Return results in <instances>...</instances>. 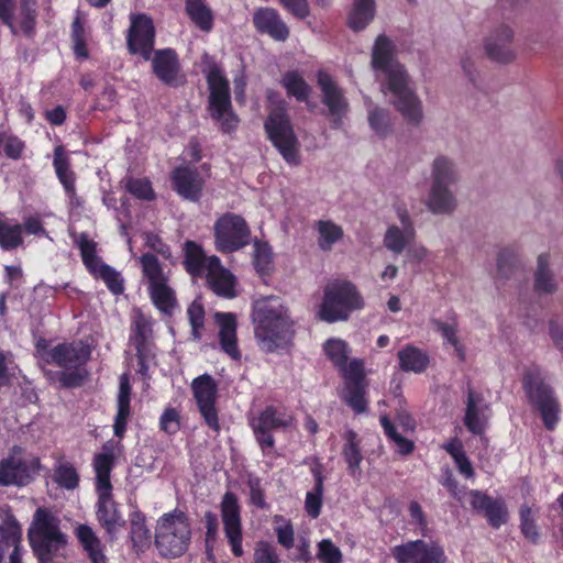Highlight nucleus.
Wrapping results in <instances>:
<instances>
[{"instance_id": "obj_58", "label": "nucleus", "mask_w": 563, "mask_h": 563, "mask_svg": "<svg viewBox=\"0 0 563 563\" xmlns=\"http://www.w3.org/2000/svg\"><path fill=\"white\" fill-rule=\"evenodd\" d=\"M520 529L522 534L533 543L539 540V532L533 519L532 510L527 505L520 508Z\"/></svg>"}, {"instance_id": "obj_16", "label": "nucleus", "mask_w": 563, "mask_h": 563, "mask_svg": "<svg viewBox=\"0 0 563 563\" xmlns=\"http://www.w3.org/2000/svg\"><path fill=\"white\" fill-rule=\"evenodd\" d=\"M221 519L223 523L224 537L230 550L235 558L244 554L243 549V528L241 518V507L236 495L227 492L220 504Z\"/></svg>"}, {"instance_id": "obj_57", "label": "nucleus", "mask_w": 563, "mask_h": 563, "mask_svg": "<svg viewBox=\"0 0 563 563\" xmlns=\"http://www.w3.org/2000/svg\"><path fill=\"white\" fill-rule=\"evenodd\" d=\"M368 122L371 128L379 136H385L390 131V118L386 110L374 108L368 113Z\"/></svg>"}, {"instance_id": "obj_52", "label": "nucleus", "mask_w": 563, "mask_h": 563, "mask_svg": "<svg viewBox=\"0 0 563 563\" xmlns=\"http://www.w3.org/2000/svg\"><path fill=\"white\" fill-rule=\"evenodd\" d=\"M126 189L131 195L140 200L153 201L156 198L152 183L147 178L129 179Z\"/></svg>"}, {"instance_id": "obj_20", "label": "nucleus", "mask_w": 563, "mask_h": 563, "mask_svg": "<svg viewBox=\"0 0 563 563\" xmlns=\"http://www.w3.org/2000/svg\"><path fill=\"white\" fill-rule=\"evenodd\" d=\"M464 411V426L466 429L475 434L483 435L493 416V410L489 400L481 391L467 385Z\"/></svg>"}, {"instance_id": "obj_38", "label": "nucleus", "mask_w": 563, "mask_h": 563, "mask_svg": "<svg viewBox=\"0 0 563 563\" xmlns=\"http://www.w3.org/2000/svg\"><path fill=\"white\" fill-rule=\"evenodd\" d=\"M185 12L202 32L209 33L214 25V14L205 0H185Z\"/></svg>"}, {"instance_id": "obj_35", "label": "nucleus", "mask_w": 563, "mask_h": 563, "mask_svg": "<svg viewBox=\"0 0 563 563\" xmlns=\"http://www.w3.org/2000/svg\"><path fill=\"white\" fill-rule=\"evenodd\" d=\"M399 369L405 373L422 374L430 365L428 351L413 344H406L397 353Z\"/></svg>"}, {"instance_id": "obj_14", "label": "nucleus", "mask_w": 563, "mask_h": 563, "mask_svg": "<svg viewBox=\"0 0 563 563\" xmlns=\"http://www.w3.org/2000/svg\"><path fill=\"white\" fill-rule=\"evenodd\" d=\"M191 393L199 413L205 423L214 432L221 430L219 411L217 409L218 384L210 374H202L192 379Z\"/></svg>"}, {"instance_id": "obj_48", "label": "nucleus", "mask_w": 563, "mask_h": 563, "mask_svg": "<svg viewBox=\"0 0 563 563\" xmlns=\"http://www.w3.org/2000/svg\"><path fill=\"white\" fill-rule=\"evenodd\" d=\"M96 279H102L109 291L114 295H121L124 291V279L120 272L115 271L109 264L98 265L95 274H90Z\"/></svg>"}, {"instance_id": "obj_22", "label": "nucleus", "mask_w": 563, "mask_h": 563, "mask_svg": "<svg viewBox=\"0 0 563 563\" xmlns=\"http://www.w3.org/2000/svg\"><path fill=\"white\" fill-rule=\"evenodd\" d=\"M514 32L507 24L493 27L484 38L486 55L498 63H509L515 58L512 48Z\"/></svg>"}, {"instance_id": "obj_30", "label": "nucleus", "mask_w": 563, "mask_h": 563, "mask_svg": "<svg viewBox=\"0 0 563 563\" xmlns=\"http://www.w3.org/2000/svg\"><path fill=\"white\" fill-rule=\"evenodd\" d=\"M132 386L128 374L120 377L119 393L117 397V415L113 422V433L122 439L125 435L128 421L132 415L131 411Z\"/></svg>"}, {"instance_id": "obj_49", "label": "nucleus", "mask_w": 563, "mask_h": 563, "mask_svg": "<svg viewBox=\"0 0 563 563\" xmlns=\"http://www.w3.org/2000/svg\"><path fill=\"white\" fill-rule=\"evenodd\" d=\"M77 246L86 269L89 274H95L98 265L103 263L97 255V243L90 240L86 233H81L78 238Z\"/></svg>"}, {"instance_id": "obj_61", "label": "nucleus", "mask_w": 563, "mask_h": 563, "mask_svg": "<svg viewBox=\"0 0 563 563\" xmlns=\"http://www.w3.org/2000/svg\"><path fill=\"white\" fill-rule=\"evenodd\" d=\"M159 429L169 435L180 430V415L177 409L167 407L159 418Z\"/></svg>"}, {"instance_id": "obj_32", "label": "nucleus", "mask_w": 563, "mask_h": 563, "mask_svg": "<svg viewBox=\"0 0 563 563\" xmlns=\"http://www.w3.org/2000/svg\"><path fill=\"white\" fill-rule=\"evenodd\" d=\"M115 464V456L111 442L102 446V452L93 457V471L96 474V492L112 490L111 472Z\"/></svg>"}, {"instance_id": "obj_29", "label": "nucleus", "mask_w": 563, "mask_h": 563, "mask_svg": "<svg viewBox=\"0 0 563 563\" xmlns=\"http://www.w3.org/2000/svg\"><path fill=\"white\" fill-rule=\"evenodd\" d=\"M253 23L262 34H268L276 41H286L289 29L273 8H261L254 12Z\"/></svg>"}, {"instance_id": "obj_31", "label": "nucleus", "mask_w": 563, "mask_h": 563, "mask_svg": "<svg viewBox=\"0 0 563 563\" xmlns=\"http://www.w3.org/2000/svg\"><path fill=\"white\" fill-rule=\"evenodd\" d=\"M153 318L139 311L133 317L131 323V332L129 336L130 343L135 351H154V331Z\"/></svg>"}, {"instance_id": "obj_24", "label": "nucleus", "mask_w": 563, "mask_h": 563, "mask_svg": "<svg viewBox=\"0 0 563 563\" xmlns=\"http://www.w3.org/2000/svg\"><path fill=\"white\" fill-rule=\"evenodd\" d=\"M12 549L9 555V563H22L24 552L22 545V527L15 516L9 511L0 525V563L4 553Z\"/></svg>"}, {"instance_id": "obj_19", "label": "nucleus", "mask_w": 563, "mask_h": 563, "mask_svg": "<svg viewBox=\"0 0 563 563\" xmlns=\"http://www.w3.org/2000/svg\"><path fill=\"white\" fill-rule=\"evenodd\" d=\"M396 563H445L446 555L441 545L424 540H411L390 549Z\"/></svg>"}, {"instance_id": "obj_54", "label": "nucleus", "mask_w": 563, "mask_h": 563, "mask_svg": "<svg viewBox=\"0 0 563 563\" xmlns=\"http://www.w3.org/2000/svg\"><path fill=\"white\" fill-rule=\"evenodd\" d=\"M464 498L470 503L474 511L483 515L484 517L490 508H493V504L497 501V499L492 498L479 490H470L468 493H465Z\"/></svg>"}, {"instance_id": "obj_64", "label": "nucleus", "mask_w": 563, "mask_h": 563, "mask_svg": "<svg viewBox=\"0 0 563 563\" xmlns=\"http://www.w3.org/2000/svg\"><path fill=\"white\" fill-rule=\"evenodd\" d=\"M282 5L295 18L303 20L310 15L308 0H279Z\"/></svg>"}, {"instance_id": "obj_15", "label": "nucleus", "mask_w": 563, "mask_h": 563, "mask_svg": "<svg viewBox=\"0 0 563 563\" xmlns=\"http://www.w3.org/2000/svg\"><path fill=\"white\" fill-rule=\"evenodd\" d=\"M156 30L153 19L145 13L130 15V27L126 33V48L131 55H139L150 60L155 45Z\"/></svg>"}, {"instance_id": "obj_18", "label": "nucleus", "mask_w": 563, "mask_h": 563, "mask_svg": "<svg viewBox=\"0 0 563 563\" xmlns=\"http://www.w3.org/2000/svg\"><path fill=\"white\" fill-rule=\"evenodd\" d=\"M433 181L429 198L428 208L434 213H445L452 209V195L449 184L452 179V165L445 157H438L433 163Z\"/></svg>"}, {"instance_id": "obj_12", "label": "nucleus", "mask_w": 563, "mask_h": 563, "mask_svg": "<svg viewBox=\"0 0 563 563\" xmlns=\"http://www.w3.org/2000/svg\"><path fill=\"white\" fill-rule=\"evenodd\" d=\"M343 378L341 400L352 409L355 415L368 411V399L365 365L362 358H353L349 363L347 373Z\"/></svg>"}, {"instance_id": "obj_55", "label": "nucleus", "mask_w": 563, "mask_h": 563, "mask_svg": "<svg viewBox=\"0 0 563 563\" xmlns=\"http://www.w3.org/2000/svg\"><path fill=\"white\" fill-rule=\"evenodd\" d=\"M517 254L514 249L506 247L499 251L497 255V269L500 277H508L512 272L515 273L517 266Z\"/></svg>"}, {"instance_id": "obj_33", "label": "nucleus", "mask_w": 563, "mask_h": 563, "mask_svg": "<svg viewBox=\"0 0 563 563\" xmlns=\"http://www.w3.org/2000/svg\"><path fill=\"white\" fill-rule=\"evenodd\" d=\"M342 438L344 443L342 445L341 454L346 463V471L350 476L358 479L362 475L361 463L363 461L361 439L357 432L352 429L345 430Z\"/></svg>"}, {"instance_id": "obj_45", "label": "nucleus", "mask_w": 563, "mask_h": 563, "mask_svg": "<svg viewBox=\"0 0 563 563\" xmlns=\"http://www.w3.org/2000/svg\"><path fill=\"white\" fill-rule=\"evenodd\" d=\"M380 426L389 442L394 443L396 453L400 455H409L415 450L413 441L402 437L396 429L388 416L383 415L379 418Z\"/></svg>"}, {"instance_id": "obj_27", "label": "nucleus", "mask_w": 563, "mask_h": 563, "mask_svg": "<svg viewBox=\"0 0 563 563\" xmlns=\"http://www.w3.org/2000/svg\"><path fill=\"white\" fill-rule=\"evenodd\" d=\"M208 287L219 297L232 299L236 296L235 277L221 265L218 256L212 255L209 260V272L206 274Z\"/></svg>"}, {"instance_id": "obj_17", "label": "nucleus", "mask_w": 563, "mask_h": 563, "mask_svg": "<svg viewBox=\"0 0 563 563\" xmlns=\"http://www.w3.org/2000/svg\"><path fill=\"white\" fill-rule=\"evenodd\" d=\"M317 84L321 90V102L327 108V117L330 120L331 128L340 129L343 118L349 111V101L343 90L332 76L324 70L318 71Z\"/></svg>"}, {"instance_id": "obj_9", "label": "nucleus", "mask_w": 563, "mask_h": 563, "mask_svg": "<svg viewBox=\"0 0 563 563\" xmlns=\"http://www.w3.org/2000/svg\"><path fill=\"white\" fill-rule=\"evenodd\" d=\"M143 276L147 280V294L154 307L164 314L170 316L177 306L175 290L168 284L158 257L153 253H144L140 257Z\"/></svg>"}, {"instance_id": "obj_8", "label": "nucleus", "mask_w": 563, "mask_h": 563, "mask_svg": "<svg viewBox=\"0 0 563 563\" xmlns=\"http://www.w3.org/2000/svg\"><path fill=\"white\" fill-rule=\"evenodd\" d=\"M363 307L364 299L352 282L335 280L325 287L318 314L321 320L333 323L347 320L353 311Z\"/></svg>"}, {"instance_id": "obj_21", "label": "nucleus", "mask_w": 563, "mask_h": 563, "mask_svg": "<svg viewBox=\"0 0 563 563\" xmlns=\"http://www.w3.org/2000/svg\"><path fill=\"white\" fill-rule=\"evenodd\" d=\"M173 190L183 199L197 202L202 196L205 181L199 172L189 165H179L170 174Z\"/></svg>"}, {"instance_id": "obj_60", "label": "nucleus", "mask_w": 563, "mask_h": 563, "mask_svg": "<svg viewBox=\"0 0 563 563\" xmlns=\"http://www.w3.org/2000/svg\"><path fill=\"white\" fill-rule=\"evenodd\" d=\"M254 563H280L276 548L268 541H258L254 549Z\"/></svg>"}, {"instance_id": "obj_40", "label": "nucleus", "mask_w": 563, "mask_h": 563, "mask_svg": "<svg viewBox=\"0 0 563 563\" xmlns=\"http://www.w3.org/2000/svg\"><path fill=\"white\" fill-rule=\"evenodd\" d=\"M374 0H355L347 18V24L353 31H362L374 19Z\"/></svg>"}, {"instance_id": "obj_2", "label": "nucleus", "mask_w": 563, "mask_h": 563, "mask_svg": "<svg viewBox=\"0 0 563 563\" xmlns=\"http://www.w3.org/2000/svg\"><path fill=\"white\" fill-rule=\"evenodd\" d=\"M254 335L261 350L272 353L286 347L294 339V320L279 297L269 296L252 305Z\"/></svg>"}, {"instance_id": "obj_63", "label": "nucleus", "mask_w": 563, "mask_h": 563, "mask_svg": "<svg viewBox=\"0 0 563 563\" xmlns=\"http://www.w3.org/2000/svg\"><path fill=\"white\" fill-rule=\"evenodd\" d=\"M487 522L495 529L500 528L508 520L507 507L503 499H497L493 508L485 516Z\"/></svg>"}, {"instance_id": "obj_62", "label": "nucleus", "mask_w": 563, "mask_h": 563, "mask_svg": "<svg viewBox=\"0 0 563 563\" xmlns=\"http://www.w3.org/2000/svg\"><path fill=\"white\" fill-rule=\"evenodd\" d=\"M324 486H313V489L306 494L305 509L309 517L316 519L321 514Z\"/></svg>"}, {"instance_id": "obj_6", "label": "nucleus", "mask_w": 563, "mask_h": 563, "mask_svg": "<svg viewBox=\"0 0 563 563\" xmlns=\"http://www.w3.org/2000/svg\"><path fill=\"white\" fill-rule=\"evenodd\" d=\"M206 80L209 89L207 111L210 118L219 123L222 133L235 132L240 118L233 110L229 79L219 65L212 64L206 71Z\"/></svg>"}, {"instance_id": "obj_50", "label": "nucleus", "mask_w": 563, "mask_h": 563, "mask_svg": "<svg viewBox=\"0 0 563 563\" xmlns=\"http://www.w3.org/2000/svg\"><path fill=\"white\" fill-rule=\"evenodd\" d=\"M22 244V224H8L0 219V247L3 251H12Z\"/></svg>"}, {"instance_id": "obj_37", "label": "nucleus", "mask_w": 563, "mask_h": 563, "mask_svg": "<svg viewBox=\"0 0 563 563\" xmlns=\"http://www.w3.org/2000/svg\"><path fill=\"white\" fill-rule=\"evenodd\" d=\"M76 536L91 563H108L104 545L89 526L80 525L76 530Z\"/></svg>"}, {"instance_id": "obj_56", "label": "nucleus", "mask_w": 563, "mask_h": 563, "mask_svg": "<svg viewBox=\"0 0 563 563\" xmlns=\"http://www.w3.org/2000/svg\"><path fill=\"white\" fill-rule=\"evenodd\" d=\"M18 365L11 352L0 351V387L10 386L15 378Z\"/></svg>"}, {"instance_id": "obj_46", "label": "nucleus", "mask_w": 563, "mask_h": 563, "mask_svg": "<svg viewBox=\"0 0 563 563\" xmlns=\"http://www.w3.org/2000/svg\"><path fill=\"white\" fill-rule=\"evenodd\" d=\"M130 536L133 545L136 548H143L150 544L152 533L146 526V517L140 511L135 510L130 515Z\"/></svg>"}, {"instance_id": "obj_26", "label": "nucleus", "mask_w": 563, "mask_h": 563, "mask_svg": "<svg viewBox=\"0 0 563 563\" xmlns=\"http://www.w3.org/2000/svg\"><path fill=\"white\" fill-rule=\"evenodd\" d=\"M214 322L219 327L220 350L233 361H240L242 353L238 343V320L233 312H216Z\"/></svg>"}, {"instance_id": "obj_41", "label": "nucleus", "mask_w": 563, "mask_h": 563, "mask_svg": "<svg viewBox=\"0 0 563 563\" xmlns=\"http://www.w3.org/2000/svg\"><path fill=\"white\" fill-rule=\"evenodd\" d=\"M314 227L318 232V246L323 252L332 251L334 244L344 236L342 227L331 220H319Z\"/></svg>"}, {"instance_id": "obj_39", "label": "nucleus", "mask_w": 563, "mask_h": 563, "mask_svg": "<svg viewBox=\"0 0 563 563\" xmlns=\"http://www.w3.org/2000/svg\"><path fill=\"white\" fill-rule=\"evenodd\" d=\"M53 167L57 179L63 188L70 189L76 184L77 176L71 168V161L64 145H57L54 148Z\"/></svg>"}, {"instance_id": "obj_13", "label": "nucleus", "mask_w": 563, "mask_h": 563, "mask_svg": "<svg viewBox=\"0 0 563 563\" xmlns=\"http://www.w3.org/2000/svg\"><path fill=\"white\" fill-rule=\"evenodd\" d=\"M292 422L294 417L291 415H288L285 411H279L278 408L269 405L260 411L256 417L250 420V427L253 431L256 443L263 453H266L275 446L273 432L278 429H287L291 427Z\"/></svg>"}, {"instance_id": "obj_36", "label": "nucleus", "mask_w": 563, "mask_h": 563, "mask_svg": "<svg viewBox=\"0 0 563 563\" xmlns=\"http://www.w3.org/2000/svg\"><path fill=\"white\" fill-rule=\"evenodd\" d=\"M400 221L404 231L397 225H390L384 236L385 247L396 254H400L415 238V229L407 212L400 214Z\"/></svg>"}, {"instance_id": "obj_7", "label": "nucleus", "mask_w": 563, "mask_h": 563, "mask_svg": "<svg viewBox=\"0 0 563 563\" xmlns=\"http://www.w3.org/2000/svg\"><path fill=\"white\" fill-rule=\"evenodd\" d=\"M27 538L37 563H53L59 549L67 543L66 536L60 531L59 520L42 507L34 512Z\"/></svg>"}, {"instance_id": "obj_34", "label": "nucleus", "mask_w": 563, "mask_h": 563, "mask_svg": "<svg viewBox=\"0 0 563 563\" xmlns=\"http://www.w3.org/2000/svg\"><path fill=\"white\" fill-rule=\"evenodd\" d=\"M184 261L183 265L185 271L192 278L205 277L209 272V260L202 246L195 241L188 240L184 244Z\"/></svg>"}, {"instance_id": "obj_59", "label": "nucleus", "mask_w": 563, "mask_h": 563, "mask_svg": "<svg viewBox=\"0 0 563 563\" xmlns=\"http://www.w3.org/2000/svg\"><path fill=\"white\" fill-rule=\"evenodd\" d=\"M317 558L322 563H342V552L330 539L318 543Z\"/></svg>"}, {"instance_id": "obj_28", "label": "nucleus", "mask_w": 563, "mask_h": 563, "mask_svg": "<svg viewBox=\"0 0 563 563\" xmlns=\"http://www.w3.org/2000/svg\"><path fill=\"white\" fill-rule=\"evenodd\" d=\"M97 494V520L107 533L114 534L119 527L124 526L125 521L119 511L118 504L113 500L112 490H100Z\"/></svg>"}, {"instance_id": "obj_25", "label": "nucleus", "mask_w": 563, "mask_h": 563, "mask_svg": "<svg viewBox=\"0 0 563 563\" xmlns=\"http://www.w3.org/2000/svg\"><path fill=\"white\" fill-rule=\"evenodd\" d=\"M38 461L27 463L25 460L7 456L0 461V486H26L33 479Z\"/></svg>"}, {"instance_id": "obj_23", "label": "nucleus", "mask_w": 563, "mask_h": 563, "mask_svg": "<svg viewBox=\"0 0 563 563\" xmlns=\"http://www.w3.org/2000/svg\"><path fill=\"white\" fill-rule=\"evenodd\" d=\"M153 74L166 86L178 87L185 79L180 76V63L173 48H163L153 52L151 57Z\"/></svg>"}, {"instance_id": "obj_11", "label": "nucleus", "mask_w": 563, "mask_h": 563, "mask_svg": "<svg viewBox=\"0 0 563 563\" xmlns=\"http://www.w3.org/2000/svg\"><path fill=\"white\" fill-rule=\"evenodd\" d=\"M251 230L242 216L224 213L214 223L216 249L221 253H233L250 242Z\"/></svg>"}, {"instance_id": "obj_53", "label": "nucleus", "mask_w": 563, "mask_h": 563, "mask_svg": "<svg viewBox=\"0 0 563 563\" xmlns=\"http://www.w3.org/2000/svg\"><path fill=\"white\" fill-rule=\"evenodd\" d=\"M464 498L470 503L474 511L483 515L484 517L490 508H493V504L497 501V499L492 498L479 490H470L468 493H465Z\"/></svg>"}, {"instance_id": "obj_51", "label": "nucleus", "mask_w": 563, "mask_h": 563, "mask_svg": "<svg viewBox=\"0 0 563 563\" xmlns=\"http://www.w3.org/2000/svg\"><path fill=\"white\" fill-rule=\"evenodd\" d=\"M54 482L65 489L73 490L79 485V475L73 464L64 462L55 468Z\"/></svg>"}, {"instance_id": "obj_42", "label": "nucleus", "mask_w": 563, "mask_h": 563, "mask_svg": "<svg viewBox=\"0 0 563 563\" xmlns=\"http://www.w3.org/2000/svg\"><path fill=\"white\" fill-rule=\"evenodd\" d=\"M323 351L327 357L338 368L342 376H345L349 368V354L350 349L345 341L341 339H329L323 344Z\"/></svg>"}, {"instance_id": "obj_5", "label": "nucleus", "mask_w": 563, "mask_h": 563, "mask_svg": "<svg viewBox=\"0 0 563 563\" xmlns=\"http://www.w3.org/2000/svg\"><path fill=\"white\" fill-rule=\"evenodd\" d=\"M192 539L191 522L188 515L175 508L163 514L155 527V547L165 559H178L189 549Z\"/></svg>"}, {"instance_id": "obj_44", "label": "nucleus", "mask_w": 563, "mask_h": 563, "mask_svg": "<svg viewBox=\"0 0 563 563\" xmlns=\"http://www.w3.org/2000/svg\"><path fill=\"white\" fill-rule=\"evenodd\" d=\"M549 264L550 258L548 254L539 255L534 277V288L539 294H551L556 290V282L549 268Z\"/></svg>"}, {"instance_id": "obj_47", "label": "nucleus", "mask_w": 563, "mask_h": 563, "mask_svg": "<svg viewBox=\"0 0 563 563\" xmlns=\"http://www.w3.org/2000/svg\"><path fill=\"white\" fill-rule=\"evenodd\" d=\"M253 266L256 273L264 277L273 272V251L268 242L256 240L254 242Z\"/></svg>"}, {"instance_id": "obj_43", "label": "nucleus", "mask_w": 563, "mask_h": 563, "mask_svg": "<svg viewBox=\"0 0 563 563\" xmlns=\"http://www.w3.org/2000/svg\"><path fill=\"white\" fill-rule=\"evenodd\" d=\"M282 86L289 97L299 102L307 101L311 88L298 70H288L282 76Z\"/></svg>"}, {"instance_id": "obj_4", "label": "nucleus", "mask_w": 563, "mask_h": 563, "mask_svg": "<svg viewBox=\"0 0 563 563\" xmlns=\"http://www.w3.org/2000/svg\"><path fill=\"white\" fill-rule=\"evenodd\" d=\"M266 97L269 102L268 114L264 121L266 137L288 165L298 166L301 163L300 144L286 102L273 89L267 90Z\"/></svg>"}, {"instance_id": "obj_10", "label": "nucleus", "mask_w": 563, "mask_h": 563, "mask_svg": "<svg viewBox=\"0 0 563 563\" xmlns=\"http://www.w3.org/2000/svg\"><path fill=\"white\" fill-rule=\"evenodd\" d=\"M523 388L531 404L539 410L545 428L553 430L560 415V405L553 389L544 383L539 371L526 374Z\"/></svg>"}, {"instance_id": "obj_1", "label": "nucleus", "mask_w": 563, "mask_h": 563, "mask_svg": "<svg viewBox=\"0 0 563 563\" xmlns=\"http://www.w3.org/2000/svg\"><path fill=\"white\" fill-rule=\"evenodd\" d=\"M372 66L386 75L382 90L393 95V104L402 118L412 125L422 120V107L419 98L408 85V75L404 66L394 63V45L385 35L377 36L372 52Z\"/></svg>"}, {"instance_id": "obj_3", "label": "nucleus", "mask_w": 563, "mask_h": 563, "mask_svg": "<svg viewBox=\"0 0 563 563\" xmlns=\"http://www.w3.org/2000/svg\"><path fill=\"white\" fill-rule=\"evenodd\" d=\"M37 357L45 364L63 368L57 380L63 388H78L85 385L90 373L87 363L91 358V346L84 341L63 342L51 347L49 341L38 338L35 342Z\"/></svg>"}]
</instances>
